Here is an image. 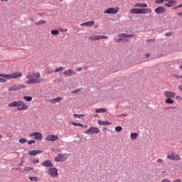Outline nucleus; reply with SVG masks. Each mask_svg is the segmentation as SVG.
<instances>
[{
  "instance_id": "nucleus-1",
  "label": "nucleus",
  "mask_w": 182,
  "mask_h": 182,
  "mask_svg": "<svg viewBox=\"0 0 182 182\" xmlns=\"http://www.w3.org/2000/svg\"><path fill=\"white\" fill-rule=\"evenodd\" d=\"M26 78L29 79L26 82L27 85H35V83H42L43 82V79L41 78L40 73H28L26 75Z\"/></svg>"
},
{
  "instance_id": "nucleus-2",
  "label": "nucleus",
  "mask_w": 182,
  "mask_h": 182,
  "mask_svg": "<svg viewBox=\"0 0 182 182\" xmlns=\"http://www.w3.org/2000/svg\"><path fill=\"white\" fill-rule=\"evenodd\" d=\"M9 107H17V110H28V105L23 102L22 100L14 101L9 104Z\"/></svg>"
},
{
  "instance_id": "nucleus-3",
  "label": "nucleus",
  "mask_w": 182,
  "mask_h": 182,
  "mask_svg": "<svg viewBox=\"0 0 182 182\" xmlns=\"http://www.w3.org/2000/svg\"><path fill=\"white\" fill-rule=\"evenodd\" d=\"M23 74L21 72H15L9 74H0V77H4L5 79H8V80H11V79H18L19 77H22Z\"/></svg>"
},
{
  "instance_id": "nucleus-4",
  "label": "nucleus",
  "mask_w": 182,
  "mask_h": 182,
  "mask_svg": "<svg viewBox=\"0 0 182 182\" xmlns=\"http://www.w3.org/2000/svg\"><path fill=\"white\" fill-rule=\"evenodd\" d=\"M130 14H136V15H140V14H151V9H132L129 11Z\"/></svg>"
},
{
  "instance_id": "nucleus-5",
  "label": "nucleus",
  "mask_w": 182,
  "mask_h": 182,
  "mask_svg": "<svg viewBox=\"0 0 182 182\" xmlns=\"http://www.w3.org/2000/svg\"><path fill=\"white\" fill-rule=\"evenodd\" d=\"M166 157L168 160H171L172 161H180V160H181V156L175 152H171L168 154Z\"/></svg>"
},
{
  "instance_id": "nucleus-6",
  "label": "nucleus",
  "mask_w": 182,
  "mask_h": 182,
  "mask_svg": "<svg viewBox=\"0 0 182 182\" xmlns=\"http://www.w3.org/2000/svg\"><path fill=\"white\" fill-rule=\"evenodd\" d=\"M119 39L115 41V42H127V39L126 38H133L134 35L133 34H126V33H120L118 35Z\"/></svg>"
},
{
  "instance_id": "nucleus-7",
  "label": "nucleus",
  "mask_w": 182,
  "mask_h": 182,
  "mask_svg": "<svg viewBox=\"0 0 182 182\" xmlns=\"http://www.w3.org/2000/svg\"><path fill=\"white\" fill-rule=\"evenodd\" d=\"M84 133L85 134H97L98 133H100V130L97 127H91Z\"/></svg>"
},
{
  "instance_id": "nucleus-8",
  "label": "nucleus",
  "mask_w": 182,
  "mask_h": 182,
  "mask_svg": "<svg viewBox=\"0 0 182 182\" xmlns=\"http://www.w3.org/2000/svg\"><path fill=\"white\" fill-rule=\"evenodd\" d=\"M109 37L106 36H99V35H92L90 36L88 39L89 41H100V39H108Z\"/></svg>"
},
{
  "instance_id": "nucleus-9",
  "label": "nucleus",
  "mask_w": 182,
  "mask_h": 182,
  "mask_svg": "<svg viewBox=\"0 0 182 182\" xmlns=\"http://www.w3.org/2000/svg\"><path fill=\"white\" fill-rule=\"evenodd\" d=\"M164 6H166V8H171V7L176 6V5H177V1L164 0Z\"/></svg>"
},
{
  "instance_id": "nucleus-10",
  "label": "nucleus",
  "mask_w": 182,
  "mask_h": 182,
  "mask_svg": "<svg viewBox=\"0 0 182 182\" xmlns=\"http://www.w3.org/2000/svg\"><path fill=\"white\" fill-rule=\"evenodd\" d=\"M119 11H120V9L119 7H115V8H109L108 9L105 10L104 11V14H117V12H119Z\"/></svg>"
},
{
  "instance_id": "nucleus-11",
  "label": "nucleus",
  "mask_w": 182,
  "mask_h": 182,
  "mask_svg": "<svg viewBox=\"0 0 182 182\" xmlns=\"http://www.w3.org/2000/svg\"><path fill=\"white\" fill-rule=\"evenodd\" d=\"M30 137H33L34 136V139L36 140H42L43 139V136H42V133L41 132H32L29 134Z\"/></svg>"
},
{
  "instance_id": "nucleus-12",
  "label": "nucleus",
  "mask_w": 182,
  "mask_h": 182,
  "mask_svg": "<svg viewBox=\"0 0 182 182\" xmlns=\"http://www.w3.org/2000/svg\"><path fill=\"white\" fill-rule=\"evenodd\" d=\"M46 140L47 141H57V140H59V136L49 134L46 136Z\"/></svg>"
},
{
  "instance_id": "nucleus-13",
  "label": "nucleus",
  "mask_w": 182,
  "mask_h": 182,
  "mask_svg": "<svg viewBox=\"0 0 182 182\" xmlns=\"http://www.w3.org/2000/svg\"><path fill=\"white\" fill-rule=\"evenodd\" d=\"M164 96L165 97H167V99H174L176 97V92H173L171 91H165Z\"/></svg>"
},
{
  "instance_id": "nucleus-14",
  "label": "nucleus",
  "mask_w": 182,
  "mask_h": 182,
  "mask_svg": "<svg viewBox=\"0 0 182 182\" xmlns=\"http://www.w3.org/2000/svg\"><path fill=\"white\" fill-rule=\"evenodd\" d=\"M48 174L51 176V177H56L58 176V169L56 168H50L48 169Z\"/></svg>"
},
{
  "instance_id": "nucleus-15",
  "label": "nucleus",
  "mask_w": 182,
  "mask_h": 182,
  "mask_svg": "<svg viewBox=\"0 0 182 182\" xmlns=\"http://www.w3.org/2000/svg\"><path fill=\"white\" fill-rule=\"evenodd\" d=\"M55 161L59 162V161H65L66 160V158L65 157V155L63 154H58L55 158L54 159Z\"/></svg>"
},
{
  "instance_id": "nucleus-16",
  "label": "nucleus",
  "mask_w": 182,
  "mask_h": 182,
  "mask_svg": "<svg viewBox=\"0 0 182 182\" xmlns=\"http://www.w3.org/2000/svg\"><path fill=\"white\" fill-rule=\"evenodd\" d=\"M41 166L43 167L50 168V167H53V164H52V161H50L49 160H46L41 164Z\"/></svg>"
},
{
  "instance_id": "nucleus-17",
  "label": "nucleus",
  "mask_w": 182,
  "mask_h": 182,
  "mask_svg": "<svg viewBox=\"0 0 182 182\" xmlns=\"http://www.w3.org/2000/svg\"><path fill=\"white\" fill-rule=\"evenodd\" d=\"M42 153H43L42 150H32L28 152V154L30 156H36L37 154H42Z\"/></svg>"
},
{
  "instance_id": "nucleus-18",
  "label": "nucleus",
  "mask_w": 182,
  "mask_h": 182,
  "mask_svg": "<svg viewBox=\"0 0 182 182\" xmlns=\"http://www.w3.org/2000/svg\"><path fill=\"white\" fill-rule=\"evenodd\" d=\"M63 100V97H58L57 98L55 99H52V100H48V102L50 103H53V105H55V103H59V102Z\"/></svg>"
},
{
  "instance_id": "nucleus-19",
  "label": "nucleus",
  "mask_w": 182,
  "mask_h": 182,
  "mask_svg": "<svg viewBox=\"0 0 182 182\" xmlns=\"http://www.w3.org/2000/svg\"><path fill=\"white\" fill-rule=\"evenodd\" d=\"M164 12H166V9L164 7H163V6L157 7L155 9V13L156 14H164Z\"/></svg>"
},
{
  "instance_id": "nucleus-20",
  "label": "nucleus",
  "mask_w": 182,
  "mask_h": 182,
  "mask_svg": "<svg viewBox=\"0 0 182 182\" xmlns=\"http://www.w3.org/2000/svg\"><path fill=\"white\" fill-rule=\"evenodd\" d=\"M63 75L65 76H72V75H76V72L73 70H67L64 71Z\"/></svg>"
},
{
  "instance_id": "nucleus-21",
  "label": "nucleus",
  "mask_w": 182,
  "mask_h": 182,
  "mask_svg": "<svg viewBox=\"0 0 182 182\" xmlns=\"http://www.w3.org/2000/svg\"><path fill=\"white\" fill-rule=\"evenodd\" d=\"M134 8H147V4L146 3H137L134 4Z\"/></svg>"
},
{
  "instance_id": "nucleus-22",
  "label": "nucleus",
  "mask_w": 182,
  "mask_h": 182,
  "mask_svg": "<svg viewBox=\"0 0 182 182\" xmlns=\"http://www.w3.org/2000/svg\"><path fill=\"white\" fill-rule=\"evenodd\" d=\"M93 25H95V21H88L80 24L81 26H89L90 28L93 26Z\"/></svg>"
},
{
  "instance_id": "nucleus-23",
  "label": "nucleus",
  "mask_w": 182,
  "mask_h": 182,
  "mask_svg": "<svg viewBox=\"0 0 182 182\" xmlns=\"http://www.w3.org/2000/svg\"><path fill=\"white\" fill-rule=\"evenodd\" d=\"M98 124L101 126H110V124H112V122H109L107 121L98 120Z\"/></svg>"
},
{
  "instance_id": "nucleus-24",
  "label": "nucleus",
  "mask_w": 182,
  "mask_h": 182,
  "mask_svg": "<svg viewBox=\"0 0 182 182\" xmlns=\"http://www.w3.org/2000/svg\"><path fill=\"white\" fill-rule=\"evenodd\" d=\"M15 90H18V85L16 84L9 87V92H15Z\"/></svg>"
},
{
  "instance_id": "nucleus-25",
  "label": "nucleus",
  "mask_w": 182,
  "mask_h": 182,
  "mask_svg": "<svg viewBox=\"0 0 182 182\" xmlns=\"http://www.w3.org/2000/svg\"><path fill=\"white\" fill-rule=\"evenodd\" d=\"M65 70V68H63L62 66L57 67V68H55L54 73H58L59 72H62V70Z\"/></svg>"
},
{
  "instance_id": "nucleus-26",
  "label": "nucleus",
  "mask_w": 182,
  "mask_h": 182,
  "mask_svg": "<svg viewBox=\"0 0 182 182\" xmlns=\"http://www.w3.org/2000/svg\"><path fill=\"white\" fill-rule=\"evenodd\" d=\"M107 109L105 108H100L95 110V113H106Z\"/></svg>"
},
{
  "instance_id": "nucleus-27",
  "label": "nucleus",
  "mask_w": 182,
  "mask_h": 182,
  "mask_svg": "<svg viewBox=\"0 0 182 182\" xmlns=\"http://www.w3.org/2000/svg\"><path fill=\"white\" fill-rule=\"evenodd\" d=\"M45 23H46V21L41 20V21H39L38 22H36L35 25H36L37 26H39L40 25H45Z\"/></svg>"
},
{
  "instance_id": "nucleus-28",
  "label": "nucleus",
  "mask_w": 182,
  "mask_h": 182,
  "mask_svg": "<svg viewBox=\"0 0 182 182\" xmlns=\"http://www.w3.org/2000/svg\"><path fill=\"white\" fill-rule=\"evenodd\" d=\"M72 126H78L79 127H85V125L83 124H80L79 122H71Z\"/></svg>"
},
{
  "instance_id": "nucleus-29",
  "label": "nucleus",
  "mask_w": 182,
  "mask_h": 182,
  "mask_svg": "<svg viewBox=\"0 0 182 182\" xmlns=\"http://www.w3.org/2000/svg\"><path fill=\"white\" fill-rule=\"evenodd\" d=\"M130 137L132 140H136L137 139V133L136 132H132L130 134Z\"/></svg>"
},
{
  "instance_id": "nucleus-30",
  "label": "nucleus",
  "mask_w": 182,
  "mask_h": 182,
  "mask_svg": "<svg viewBox=\"0 0 182 182\" xmlns=\"http://www.w3.org/2000/svg\"><path fill=\"white\" fill-rule=\"evenodd\" d=\"M165 103H166V105H173V103H174V101L171 100V98H167L165 100Z\"/></svg>"
},
{
  "instance_id": "nucleus-31",
  "label": "nucleus",
  "mask_w": 182,
  "mask_h": 182,
  "mask_svg": "<svg viewBox=\"0 0 182 182\" xmlns=\"http://www.w3.org/2000/svg\"><path fill=\"white\" fill-rule=\"evenodd\" d=\"M25 87H26V85L23 84L17 85V90H21V89H25Z\"/></svg>"
},
{
  "instance_id": "nucleus-32",
  "label": "nucleus",
  "mask_w": 182,
  "mask_h": 182,
  "mask_svg": "<svg viewBox=\"0 0 182 182\" xmlns=\"http://www.w3.org/2000/svg\"><path fill=\"white\" fill-rule=\"evenodd\" d=\"M50 33H51V35H53V36H57V35H58L59 34V30H52L51 31H50Z\"/></svg>"
},
{
  "instance_id": "nucleus-33",
  "label": "nucleus",
  "mask_w": 182,
  "mask_h": 182,
  "mask_svg": "<svg viewBox=\"0 0 182 182\" xmlns=\"http://www.w3.org/2000/svg\"><path fill=\"white\" fill-rule=\"evenodd\" d=\"M23 99H24V100H26L27 102H32V97L25 95L23 97Z\"/></svg>"
},
{
  "instance_id": "nucleus-34",
  "label": "nucleus",
  "mask_w": 182,
  "mask_h": 182,
  "mask_svg": "<svg viewBox=\"0 0 182 182\" xmlns=\"http://www.w3.org/2000/svg\"><path fill=\"white\" fill-rule=\"evenodd\" d=\"M19 143H21L22 144H23V143H26V141H28V139H25V138H21L18 140Z\"/></svg>"
},
{
  "instance_id": "nucleus-35",
  "label": "nucleus",
  "mask_w": 182,
  "mask_h": 182,
  "mask_svg": "<svg viewBox=\"0 0 182 182\" xmlns=\"http://www.w3.org/2000/svg\"><path fill=\"white\" fill-rule=\"evenodd\" d=\"M32 163L33 164H38L39 163V159L35 158L34 159H33Z\"/></svg>"
},
{
  "instance_id": "nucleus-36",
  "label": "nucleus",
  "mask_w": 182,
  "mask_h": 182,
  "mask_svg": "<svg viewBox=\"0 0 182 182\" xmlns=\"http://www.w3.org/2000/svg\"><path fill=\"white\" fill-rule=\"evenodd\" d=\"M51 73H55V70H49L46 72V75H51Z\"/></svg>"
},
{
  "instance_id": "nucleus-37",
  "label": "nucleus",
  "mask_w": 182,
  "mask_h": 182,
  "mask_svg": "<svg viewBox=\"0 0 182 182\" xmlns=\"http://www.w3.org/2000/svg\"><path fill=\"white\" fill-rule=\"evenodd\" d=\"M73 116L77 118V119H80V117L85 116L84 114H74Z\"/></svg>"
},
{
  "instance_id": "nucleus-38",
  "label": "nucleus",
  "mask_w": 182,
  "mask_h": 182,
  "mask_svg": "<svg viewBox=\"0 0 182 182\" xmlns=\"http://www.w3.org/2000/svg\"><path fill=\"white\" fill-rule=\"evenodd\" d=\"M29 180H31V181H38V178L36 177H29Z\"/></svg>"
},
{
  "instance_id": "nucleus-39",
  "label": "nucleus",
  "mask_w": 182,
  "mask_h": 182,
  "mask_svg": "<svg viewBox=\"0 0 182 182\" xmlns=\"http://www.w3.org/2000/svg\"><path fill=\"white\" fill-rule=\"evenodd\" d=\"M122 130H123V128L122 127H115V131L117 132H121Z\"/></svg>"
},
{
  "instance_id": "nucleus-40",
  "label": "nucleus",
  "mask_w": 182,
  "mask_h": 182,
  "mask_svg": "<svg viewBox=\"0 0 182 182\" xmlns=\"http://www.w3.org/2000/svg\"><path fill=\"white\" fill-rule=\"evenodd\" d=\"M36 143V141H35V140L28 141V144H35Z\"/></svg>"
},
{
  "instance_id": "nucleus-41",
  "label": "nucleus",
  "mask_w": 182,
  "mask_h": 182,
  "mask_svg": "<svg viewBox=\"0 0 182 182\" xmlns=\"http://www.w3.org/2000/svg\"><path fill=\"white\" fill-rule=\"evenodd\" d=\"M155 4H164V0H156Z\"/></svg>"
},
{
  "instance_id": "nucleus-42",
  "label": "nucleus",
  "mask_w": 182,
  "mask_h": 182,
  "mask_svg": "<svg viewBox=\"0 0 182 182\" xmlns=\"http://www.w3.org/2000/svg\"><path fill=\"white\" fill-rule=\"evenodd\" d=\"M0 83H6V79L0 77Z\"/></svg>"
},
{
  "instance_id": "nucleus-43",
  "label": "nucleus",
  "mask_w": 182,
  "mask_h": 182,
  "mask_svg": "<svg viewBox=\"0 0 182 182\" xmlns=\"http://www.w3.org/2000/svg\"><path fill=\"white\" fill-rule=\"evenodd\" d=\"M156 161L157 163H159V164H161L162 163H164V161L161 159H158Z\"/></svg>"
},
{
  "instance_id": "nucleus-44",
  "label": "nucleus",
  "mask_w": 182,
  "mask_h": 182,
  "mask_svg": "<svg viewBox=\"0 0 182 182\" xmlns=\"http://www.w3.org/2000/svg\"><path fill=\"white\" fill-rule=\"evenodd\" d=\"M171 35H174V33H166V36H171Z\"/></svg>"
},
{
  "instance_id": "nucleus-45",
  "label": "nucleus",
  "mask_w": 182,
  "mask_h": 182,
  "mask_svg": "<svg viewBox=\"0 0 182 182\" xmlns=\"http://www.w3.org/2000/svg\"><path fill=\"white\" fill-rule=\"evenodd\" d=\"M176 100H182V97L180 96H176Z\"/></svg>"
},
{
  "instance_id": "nucleus-46",
  "label": "nucleus",
  "mask_w": 182,
  "mask_h": 182,
  "mask_svg": "<svg viewBox=\"0 0 182 182\" xmlns=\"http://www.w3.org/2000/svg\"><path fill=\"white\" fill-rule=\"evenodd\" d=\"M178 8H182V4L175 7L174 9H178Z\"/></svg>"
},
{
  "instance_id": "nucleus-47",
  "label": "nucleus",
  "mask_w": 182,
  "mask_h": 182,
  "mask_svg": "<svg viewBox=\"0 0 182 182\" xmlns=\"http://www.w3.org/2000/svg\"><path fill=\"white\" fill-rule=\"evenodd\" d=\"M161 182H171V181H170L168 179H164L161 181Z\"/></svg>"
},
{
  "instance_id": "nucleus-48",
  "label": "nucleus",
  "mask_w": 182,
  "mask_h": 182,
  "mask_svg": "<svg viewBox=\"0 0 182 182\" xmlns=\"http://www.w3.org/2000/svg\"><path fill=\"white\" fill-rule=\"evenodd\" d=\"M176 79H182V75H176Z\"/></svg>"
},
{
  "instance_id": "nucleus-49",
  "label": "nucleus",
  "mask_w": 182,
  "mask_h": 182,
  "mask_svg": "<svg viewBox=\"0 0 182 182\" xmlns=\"http://www.w3.org/2000/svg\"><path fill=\"white\" fill-rule=\"evenodd\" d=\"M166 109H167L168 110L170 109H172V110H174V109H176V107H167Z\"/></svg>"
},
{
  "instance_id": "nucleus-50",
  "label": "nucleus",
  "mask_w": 182,
  "mask_h": 182,
  "mask_svg": "<svg viewBox=\"0 0 182 182\" xmlns=\"http://www.w3.org/2000/svg\"><path fill=\"white\" fill-rule=\"evenodd\" d=\"M60 32H68V29L67 28H65V30H63V28H61L60 30Z\"/></svg>"
},
{
  "instance_id": "nucleus-51",
  "label": "nucleus",
  "mask_w": 182,
  "mask_h": 182,
  "mask_svg": "<svg viewBox=\"0 0 182 182\" xmlns=\"http://www.w3.org/2000/svg\"><path fill=\"white\" fill-rule=\"evenodd\" d=\"M76 70H77V72H80V70H83V68H77Z\"/></svg>"
},
{
  "instance_id": "nucleus-52",
  "label": "nucleus",
  "mask_w": 182,
  "mask_h": 182,
  "mask_svg": "<svg viewBox=\"0 0 182 182\" xmlns=\"http://www.w3.org/2000/svg\"><path fill=\"white\" fill-rule=\"evenodd\" d=\"M77 92H80V89L75 90L73 93H77Z\"/></svg>"
},
{
  "instance_id": "nucleus-53",
  "label": "nucleus",
  "mask_w": 182,
  "mask_h": 182,
  "mask_svg": "<svg viewBox=\"0 0 182 182\" xmlns=\"http://www.w3.org/2000/svg\"><path fill=\"white\" fill-rule=\"evenodd\" d=\"M173 182H182L181 179H176L175 181H173Z\"/></svg>"
},
{
  "instance_id": "nucleus-54",
  "label": "nucleus",
  "mask_w": 182,
  "mask_h": 182,
  "mask_svg": "<svg viewBox=\"0 0 182 182\" xmlns=\"http://www.w3.org/2000/svg\"><path fill=\"white\" fill-rule=\"evenodd\" d=\"M121 116H123L124 117H127V114H122Z\"/></svg>"
},
{
  "instance_id": "nucleus-55",
  "label": "nucleus",
  "mask_w": 182,
  "mask_h": 182,
  "mask_svg": "<svg viewBox=\"0 0 182 182\" xmlns=\"http://www.w3.org/2000/svg\"><path fill=\"white\" fill-rule=\"evenodd\" d=\"M29 19H30L31 22H34V21H35V20L33 19V18H30Z\"/></svg>"
},
{
  "instance_id": "nucleus-56",
  "label": "nucleus",
  "mask_w": 182,
  "mask_h": 182,
  "mask_svg": "<svg viewBox=\"0 0 182 182\" xmlns=\"http://www.w3.org/2000/svg\"><path fill=\"white\" fill-rule=\"evenodd\" d=\"M178 89L182 92V85L178 86Z\"/></svg>"
},
{
  "instance_id": "nucleus-57",
  "label": "nucleus",
  "mask_w": 182,
  "mask_h": 182,
  "mask_svg": "<svg viewBox=\"0 0 182 182\" xmlns=\"http://www.w3.org/2000/svg\"><path fill=\"white\" fill-rule=\"evenodd\" d=\"M146 58H149L150 54H149V53H147V54H146Z\"/></svg>"
},
{
  "instance_id": "nucleus-58",
  "label": "nucleus",
  "mask_w": 182,
  "mask_h": 182,
  "mask_svg": "<svg viewBox=\"0 0 182 182\" xmlns=\"http://www.w3.org/2000/svg\"><path fill=\"white\" fill-rule=\"evenodd\" d=\"M1 2H8V0H1Z\"/></svg>"
},
{
  "instance_id": "nucleus-59",
  "label": "nucleus",
  "mask_w": 182,
  "mask_h": 182,
  "mask_svg": "<svg viewBox=\"0 0 182 182\" xmlns=\"http://www.w3.org/2000/svg\"><path fill=\"white\" fill-rule=\"evenodd\" d=\"M179 69H182V65H180V66H179Z\"/></svg>"
},
{
  "instance_id": "nucleus-60",
  "label": "nucleus",
  "mask_w": 182,
  "mask_h": 182,
  "mask_svg": "<svg viewBox=\"0 0 182 182\" xmlns=\"http://www.w3.org/2000/svg\"><path fill=\"white\" fill-rule=\"evenodd\" d=\"M2 137V135L0 134V139Z\"/></svg>"
},
{
  "instance_id": "nucleus-61",
  "label": "nucleus",
  "mask_w": 182,
  "mask_h": 182,
  "mask_svg": "<svg viewBox=\"0 0 182 182\" xmlns=\"http://www.w3.org/2000/svg\"><path fill=\"white\" fill-rule=\"evenodd\" d=\"M105 130H107V128H105Z\"/></svg>"
},
{
  "instance_id": "nucleus-62",
  "label": "nucleus",
  "mask_w": 182,
  "mask_h": 182,
  "mask_svg": "<svg viewBox=\"0 0 182 182\" xmlns=\"http://www.w3.org/2000/svg\"><path fill=\"white\" fill-rule=\"evenodd\" d=\"M38 15H42V14H38Z\"/></svg>"
},
{
  "instance_id": "nucleus-63",
  "label": "nucleus",
  "mask_w": 182,
  "mask_h": 182,
  "mask_svg": "<svg viewBox=\"0 0 182 182\" xmlns=\"http://www.w3.org/2000/svg\"><path fill=\"white\" fill-rule=\"evenodd\" d=\"M85 127H87V126H85Z\"/></svg>"
}]
</instances>
